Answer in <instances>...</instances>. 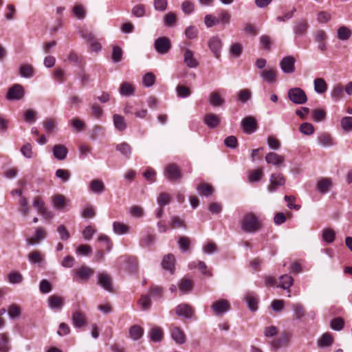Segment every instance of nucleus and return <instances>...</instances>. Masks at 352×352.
<instances>
[{
    "label": "nucleus",
    "mask_w": 352,
    "mask_h": 352,
    "mask_svg": "<svg viewBox=\"0 0 352 352\" xmlns=\"http://www.w3.org/2000/svg\"><path fill=\"white\" fill-rule=\"evenodd\" d=\"M241 227L245 232L254 233L261 230V224L254 214L248 213L241 220Z\"/></svg>",
    "instance_id": "1"
},
{
    "label": "nucleus",
    "mask_w": 352,
    "mask_h": 352,
    "mask_svg": "<svg viewBox=\"0 0 352 352\" xmlns=\"http://www.w3.org/2000/svg\"><path fill=\"white\" fill-rule=\"evenodd\" d=\"M164 175L172 183H179L183 177L180 167L175 163L168 164L164 167Z\"/></svg>",
    "instance_id": "2"
},
{
    "label": "nucleus",
    "mask_w": 352,
    "mask_h": 352,
    "mask_svg": "<svg viewBox=\"0 0 352 352\" xmlns=\"http://www.w3.org/2000/svg\"><path fill=\"white\" fill-rule=\"evenodd\" d=\"M25 94V89L21 85L14 84L8 89L6 98L9 101L21 100L24 98Z\"/></svg>",
    "instance_id": "3"
},
{
    "label": "nucleus",
    "mask_w": 352,
    "mask_h": 352,
    "mask_svg": "<svg viewBox=\"0 0 352 352\" xmlns=\"http://www.w3.org/2000/svg\"><path fill=\"white\" fill-rule=\"evenodd\" d=\"M288 98L292 102L298 104H305L307 101L306 93L299 87L289 89L288 91Z\"/></svg>",
    "instance_id": "4"
},
{
    "label": "nucleus",
    "mask_w": 352,
    "mask_h": 352,
    "mask_svg": "<svg viewBox=\"0 0 352 352\" xmlns=\"http://www.w3.org/2000/svg\"><path fill=\"white\" fill-rule=\"evenodd\" d=\"M155 51L160 54H166L171 49V42L166 36L159 37L154 42Z\"/></svg>",
    "instance_id": "5"
},
{
    "label": "nucleus",
    "mask_w": 352,
    "mask_h": 352,
    "mask_svg": "<svg viewBox=\"0 0 352 352\" xmlns=\"http://www.w3.org/2000/svg\"><path fill=\"white\" fill-rule=\"evenodd\" d=\"M314 41L318 43V49L324 53L327 50L328 35L323 30H317L314 33Z\"/></svg>",
    "instance_id": "6"
},
{
    "label": "nucleus",
    "mask_w": 352,
    "mask_h": 352,
    "mask_svg": "<svg viewBox=\"0 0 352 352\" xmlns=\"http://www.w3.org/2000/svg\"><path fill=\"white\" fill-rule=\"evenodd\" d=\"M208 46L217 59L221 58V50L223 47L221 39L217 36H213L208 41Z\"/></svg>",
    "instance_id": "7"
},
{
    "label": "nucleus",
    "mask_w": 352,
    "mask_h": 352,
    "mask_svg": "<svg viewBox=\"0 0 352 352\" xmlns=\"http://www.w3.org/2000/svg\"><path fill=\"white\" fill-rule=\"evenodd\" d=\"M51 199L53 208L57 210H65L66 207L70 203V201L61 194L53 195Z\"/></svg>",
    "instance_id": "8"
},
{
    "label": "nucleus",
    "mask_w": 352,
    "mask_h": 352,
    "mask_svg": "<svg viewBox=\"0 0 352 352\" xmlns=\"http://www.w3.org/2000/svg\"><path fill=\"white\" fill-rule=\"evenodd\" d=\"M296 60L292 56H286L280 61L279 65L285 74H292L295 72Z\"/></svg>",
    "instance_id": "9"
},
{
    "label": "nucleus",
    "mask_w": 352,
    "mask_h": 352,
    "mask_svg": "<svg viewBox=\"0 0 352 352\" xmlns=\"http://www.w3.org/2000/svg\"><path fill=\"white\" fill-rule=\"evenodd\" d=\"M214 314L217 316H221L227 312L230 309V303L225 299H220L215 301L211 306Z\"/></svg>",
    "instance_id": "10"
},
{
    "label": "nucleus",
    "mask_w": 352,
    "mask_h": 352,
    "mask_svg": "<svg viewBox=\"0 0 352 352\" xmlns=\"http://www.w3.org/2000/svg\"><path fill=\"white\" fill-rule=\"evenodd\" d=\"M175 313L178 316L189 319L195 316V309L190 305L182 303L176 307Z\"/></svg>",
    "instance_id": "11"
},
{
    "label": "nucleus",
    "mask_w": 352,
    "mask_h": 352,
    "mask_svg": "<svg viewBox=\"0 0 352 352\" xmlns=\"http://www.w3.org/2000/svg\"><path fill=\"white\" fill-rule=\"evenodd\" d=\"M170 333L172 339L178 344H182L186 342V337L184 331L179 327L171 325L170 327Z\"/></svg>",
    "instance_id": "12"
},
{
    "label": "nucleus",
    "mask_w": 352,
    "mask_h": 352,
    "mask_svg": "<svg viewBox=\"0 0 352 352\" xmlns=\"http://www.w3.org/2000/svg\"><path fill=\"white\" fill-rule=\"evenodd\" d=\"M98 284L109 292H113L111 277L107 273L103 272L98 276Z\"/></svg>",
    "instance_id": "13"
},
{
    "label": "nucleus",
    "mask_w": 352,
    "mask_h": 352,
    "mask_svg": "<svg viewBox=\"0 0 352 352\" xmlns=\"http://www.w3.org/2000/svg\"><path fill=\"white\" fill-rule=\"evenodd\" d=\"M241 127L247 134H251L257 129L256 121L254 117L248 116L241 121Z\"/></svg>",
    "instance_id": "14"
},
{
    "label": "nucleus",
    "mask_w": 352,
    "mask_h": 352,
    "mask_svg": "<svg viewBox=\"0 0 352 352\" xmlns=\"http://www.w3.org/2000/svg\"><path fill=\"white\" fill-rule=\"evenodd\" d=\"M270 180V184L268 186V190L270 192L275 191L278 186H282L285 183V179L280 173L272 174Z\"/></svg>",
    "instance_id": "15"
},
{
    "label": "nucleus",
    "mask_w": 352,
    "mask_h": 352,
    "mask_svg": "<svg viewBox=\"0 0 352 352\" xmlns=\"http://www.w3.org/2000/svg\"><path fill=\"white\" fill-rule=\"evenodd\" d=\"M72 321L73 325L78 329L82 328L87 323L85 314L81 310H78L72 314Z\"/></svg>",
    "instance_id": "16"
},
{
    "label": "nucleus",
    "mask_w": 352,
    "mask_h": 352,
    "mask_svg": "<svg viewBox=\"0 0 352 352\" xmlns=\"http://www.w3.org/2000/svg\"><path fill=\"white\" fill-rule=\"evenodd\" d=\"M265 161L267 164L278 167L283 165L285 157L274 152H270L265 155Z\"/></svg>",
    "instance_id": "17"
},
{
    "label": "nucleus",
    "mask_w": 352,
    "mask_h": 352,
    "mask_svg": "<svg viewBox=\"0 0 352 352\" xmlns=\"http://www.w3.org/2000/svg\"><path fill=\"white\" fill-rule=\"evenodd\" d=\"M309 28L308 22L306 19H300L295 22L294 25V32L296 36H303L306 35Z\"/></svg>",
    "instance_id": "18"
},
{
    "label": "nucleus",
    "mask_w": 352,
    "mask_h": 352,
    "mask_svg": "<svg viewBox=\"0 0 352 352\" xmlns=\"http://www.w3.org/2000/svg\"><path fill=\"white\" fill-rule=\"evenodd\" d=\"M94 274V270L87 266H82L74 272V278H78L81 280H86Z\"/></svg>",
    "instance_id": "19"
},
{
    "label": "nucleus",
    "mask_w": 352,
    "mask_h": 352,
    "mask_svg": "<svg viewBox=\"0 0 352 352\" xmlns=\"http://www.w3.org/2000/svg\"><path fill=\"white\" fill-rule=\"evenodd\" d=\"M52 153L56 160L62 161L67 157L68 149L63 144H56L53 146Z\"/></svg>",
    "instance_id": "20"
},
{
    "label": "nucleus",
    "mask_w": 352,
    "mask_h": 352,
    "mask_svg": "<svg viewBox=\"0 0 352 352\" xmlns=\"http://www.w3.org/2000/svg\"><path fill=\"white\" fill-rule=\"evenodd\" d=\"M47 304L50 309L60 310L64 305V298L54 294L48 298Z\"/></svg>",
    "instance_id": "21"
},
{
    "label": "nucleus",
    "mask_w": 352,
    "mask_h": 352,
    "mask_svg": "<svg viewBox=\"0 0 352 352\" xmlns=\"http://www.w3.org/2000/svg\"><path fill=\"white\" fill-rule=\"evenodd\" d=\"M175 259L173 254H168L164 256L162 267L163 269L169 271L171 274L175 272Z\"/></svg>",
    "instance_id": "22"
},
{
    "label": "nucleus",
    "mask_w": 352,
    "mask_h": 352,
    "mask_svg": "<svg viewBox=\"0 0 352 352\" xmlns=\"http://www.w3.org/2000/svg\"><path fill=\"white\" fill-rule=\"evenodd\" d=\"M290 335L287 332H283L280 337L271 342V346L274 350L286 345L289 340Z\"/></svg>",
    "instance_id": "23"
},
{
    "label": "nucleus",
    "mask_w": 352,
    "mask_h": 352,
    "mask_svg": "<svg viewBox=\"0 0 352 352\" xmlns=\"http://www.w3.org/2000/svg\"><path fill=\"white\" fill-rule=\"evenodd\" d=\"M184 62L189 68H195L199 65V62L194 58L192 51L189 49L184 51Z\"/></svg>",
    "instance_id": "24"
},
{
    "label": "nucleus",
    "mask_w": 352,
    "mask_h": 352,
    "mask_svg": "<svg viewBox=\"0 0 352 352\" xmlns=\"http://www.w3.org/2000/svg\"><path fill=\"white\" fill-rule=\"evenodd\" d=\"M203 121L204 124H206L207 126L209 127L210 129L217 127L220 122V120L218 116L214 113L206 114Z\"/></svg>",
    "instance_id": "25"
},
{
    "label": "nucleus",
    "mask_w": 352,
    "mask_h": 352,
    "mask_svg": "<svg viewBox=\"0 0 352 352\" xmlns=\"http://www.w3.org/2000/svg\"><path fill=\"white\" fill-rule=\"evenodd\" d=\"M46 236V232L43 228H38L36 230V232L33 236L27 240V243L30 245H34L39 242V241L43 240Z\"/></svg>",
    "instance_id": "26"
},
{
    "label": "nucleus",
    "mask_w": 352,
    "mask_h": 352,
    "mask_svg": "<svg viewBox=\"0 0 352 352\" xmlns=\"http://www.w3.org/2000/svg\"><path fill=\"white\" fill-rule=\"evenodd\" d=\"M248 307L252 311H255L258 308V298L256 294L253 293H248L244 298Z\"/></svg>",
    "instance_id": "27"
},
{
    "label": "nucleus",
    "mask_w": 352,
    "mask_h": 352,
    "mask_svg": "<svg viewBox=\"0 0 352 352\" xmlns=\"http://www.w3.org/2000/svg\"><path fill=\"white\" fill-rule=\"evenodd\" d=\"M148 337L151 341L154 342H159L163 339V331L161 327H155L148 332Z\"/></svg>",
    "instance_id": "28"
},
{
    "label": "nucleus",
    "mask_w": 352,
    "mask_h": 352,
    "mask_svg": "<svg viewBox=\"0 0 352 352\" xmlns=\"http://www.w3.org/2000/svg\"><path fill=\"white\" fill-rule=\"evenodd\" d=\"M261 77L264 81L268 83H273L276 81V69H268L261 73Z\"/></svg>",
    "instance_id": "29"
},
{
    "label": "nucleus",
    "mask_w": 352,
    "mask_h": 352,
    "mask_svg": "<svg viewBox=\"0 0 352 352\" xmlns=\"http://www.w3.org/2000/svg\"><path fill=\"white\" fill-rule=\"evenodd\" d=\"M209 103L214 107H221L224 104L225 100L217 91H212L209 96Z\"/></svg>",
    "instance_id": "30"
},
{
    "label": "nucleus",
    "mask_w": 352,
    "mask_h": 352,
    "mask_svg": "<svg viewBox=\"0 0 352 352\" xmlns=\"http://www.w3.org/2000/svg\"><path fill=\"white\" fill-rule=\"evenodd\" d=\"M193 282L190 279L182 278L178 283L179 289L182 293H188L193 289Z\"/></svg>",
    "instance_id": "31"
},
{
    "label": "nucleus",
    "mask_w": 352,
    "mask_h": 352,
    "mask_svg": "<svg viewBox=\"0 0 352 352\" xmlns=\"http://www.w3.org/2000/svg\"><path fill=\"white\" fill-rule=\"evenodd\" d=\"M351 35V30L346 26H340L337 30V36L340 41H347L350 38Z\"/></svg>",
    "instance_id": "32"
},
{
    "label": "nucleus",
    "mask_w": 352,
    "mask_h": 352,
    "mask_svg": "<svg viewBox=\"0 0 352 352\" xmlns=\"http://www.w3.org/2000/svg\"><path fill=\"white\" fill-rule=\"evenodd\" d=\"M314 90L318 94H324L327 90V84L322 78H317L314 81Z\"/></svg>",
    "instance_id": "33"
},
{
    "label": "nucleus",
    "mask_w": 352,
    "mask_h": 352,
    "mask_svg": "<svg viewBox=\"0 0 352 352\" xmlns=\"http://www.w3.org/2000/svg\"><path fill=\"white\" fill-rule=\"evenodd\" d=\"M113 121L115 128L119 131H124L126 129V123L123 116L114 114Z\"/></svg>",
    "instance_id": "34"
},
{
    "label": "nucleus",
    "mask_w": 352,
    "mask_h": 352,
    "mask_svg": "<svg viewBox=\"0 0 352 352\" xmlns=\"http://www.w3.org/2000/svg\"><path fill=\"white\" fill-rule=\"evenodd\" d=\"M280 283L277 287H281L283 289H289L293 285L294 278L289 274H284L279 277Z\"/></svg>",
    "instance_id": "35"
},
{
    "label": "nucleus",
    "mask_w": 352,
    "mask_h": 352,
    "mask_svg": "<svg viewBox=\"0 0 352 352\" xmlns=\"http://www.w3.org/2000/svg\"><path fill=\"white\" fill-rule=\"evenodd\" d=\"M19 74L23 78H31L34 74V69L30 64H24L19 67Z\"/></svg>",
    "instance_id": "36"
},
{
    "label": "nucleus",
    "mask_w": 352,
    "mask_h": 352,
    "mask_svg": "<svg viewBox=\"0 0 352 352\" xmlns=\"http://www.w3.org/2000/svg\"><path fill=\"white\" fill-rule=\"evenodd\" d=\"M10 349L8 335L7 333H0V352H9Z\"/></svg>",
    "instance_id": "37"
},
{
    "label": "nucleus",
    "mask_w": 352,
    "mask_h": 352,
    "mask_svg": "<svg viewBox=\"0 0 352 352\" xmlns=\"http://www.w3.org/2000/svg\"><path fill=\"white\" fill-rule=\"evenodd\" d=\"M333 342V338L331 333H324L318 340V345L320 347H329Z\"/></svg>",
    "instance_id": "38"
},
{
    "label": "nucleus",
    "mask_w": 352,
    "mask_h": 352,
    "mask_svg": "<svg viewBox=\"0 0 352 352\" xmlns=\"http://www.w3.org/2000/svg\"><path fill=\"white\" fill-rule=\"evenodd\" d=\"M335 237L336 233L334 230L331 228H324L322 231V241L327 243H333L335 240Z\"/></svg>",
    "instance_id": "39"
},
{
    "label": "nucleus",
    "mask_w": 352,
    "mask_h": 352,
    "mask_svg": "<svg viewBox=\"0 0 352 352\" xmlns=\"http://www.w3.org/2000/svg\"><path fill=\"white\" fill-rule=\"evenodd\" d=\"M331 98L336 101H338L340 99H341L344 96L343 86L340 83L334 85L331 91Z\"/></svg>",
    "instance_id": "40"
},
{
    "label": "nucleus",
    "mask_w": 352,
    "mask_h": 352,
    "mask_svg": "<svg viewBox=\"0 0 352 352\" xmlns=\"http://www.w3.org/2000/svg\"><path fill=\"white\" fill-rule=\"evenodd\" d=\"M104 189V185L100 180L94 179L90 183V190L94 193L100 194Z\"/></svg>",
    "instance_id": "41"
},
{
    "label": "nucleus",
    "mask_w": 352,
    "mask_h": 352,
    "mask_svg": "<svg viewBox=\"0 0 352 352\" xmlns=\"http://www.w3.org/2000/svg\"><path fill=\"white\" fill-rule=\"evenodd\" d=\"M116 149L126 158H129L131 154V147L126 142H122L121 144H117Z\"/></svg>",
    "instance_id": "42"
},
{
    "label": "nucleus",
    "mask_w": 352,
    "mask_h": 352,
    "mask_svg": "<svg viewBox=\"0 0 352 352\" xmlns=\"http://www.w3.org/2000/svg\"><path fill=\"white\" fill-rule=\"evenodd\" d=\"M292 308L294 311V316L296 320H300L305 316V310L301 304H293Z\"/></svg>",
    "instance_id": "43"
},
{
    "label": "nucleus",
    "mask_w": 352,
    "mask_h": 352,
    "mask_svg": "<svg viewBox=\"0 0 352 352\" xmlns=\"http://www.w3.org/2000/svg\"><path fill=\"white\" fill-rule=\"evenodd\" d=\"M326 111L323 109H314L311 111V119L314 122H320L325 120Z\"/></svg>",
    "instance_id": "44"
},
{
    "label": "nucleus",
    "mask_w": 352,
    "mask_h": 352,
    "mask_svg": "<svg viewBox=\"0 0 352 352\" xmlns=\"http://www.w3.org/2000/svg\"><path fill=\"white\" fill-rule=\"evenodd\" d=\"M120 94L122 96H129L134 94V88L128 82H122L119 88Z\"/></svg>",
    "instance_id": "45"
},
{
    "label": "nucleus",
    "mask_w": 352,
    "mask_h": 352,
    "mask_svg": "<svg viewBox=\"0 0 352 352\" xmlns=\"http://www.w3.org/2000/svg\"><path fill=\"white\" fill-rule=\"evenodd\" d=\"M131 13L135 17H143L146 15V6L142 3L136 4L133 7Z\"/></svg>",
    "instance_id": "46"
},
{
    "label": "nucleus",
    "mask_w": 352,
    "mask_h": 352,
    "mask_svg": "<svg viewBox=\"0 0 352 352\" xmlns=\"http://www.w3.org/2000/svg\"><path fill=\"white\" fill-rule=\"evenodd\" d=\"M123 51L119 46L114 45L112 49L111 60L113 63H117L122 60Z\"/></svg>",
    "instance_id": "47"
},
{
    "label": "nucleus",
    "mask_w": 352,
    "mask_h": 352,
    "mask_svg": "<svg viewBox=\"0 0 352 352\" xmlns=\"http://www.w3.org/2000/svg\"><path fill=\"white\" fill-rule=\"evenodd\" d=\"M331 186V181L328 178H324L319 181L317 184L316 188L320 193H326L329 190Z\"/></svg>",
    "instance_id": "48"
},
{
    "label": "nucleus",
    "mask_w": 352,
    "mask_h": 352,
    "mask_svg": "<svg viewBox=\"0 0 352 352\" xmlns=\"http://www.w3.org/2000/svg\"><path fill=\"white\" fill-rule=\"evenodd\" d=\"M243 52V46L239 43H232L229 49V52L232 57L238 58L239 57Z\"/></svg>",
    "instance_id": "49"
},
{
    "label": "nucleus",
    "mask_w": 352,
    "mask_h": 352,
    "mask_svg": "<svg viewBox=\"0 0 352 352\" xmlns=\"http://www.w3.org/2000/svg\"><path fill=\"white\" fill-rule=\"evenodd\" d=\"M129 335L133 340H139L143 335V329L140 326L133 325L129 329Z\"/></svg>",
    "instance_id": "50"
},
{
    "label": "nucleus",
    "mask_w": 352,
    "mask_h": 352,
    "mask_svg": "<svg viewBox=\"0 0 352 352\" xmlns=\"http://www.w3.org/2000/svg\"><path fill=\"white\" fill-rule=\"evenodd\" d=\"M318 143L322 146H330L333 145V139L328 133H322L318 137Z\"/></svg>",
    "instance_id": "51"
},
{
    "label": "nucleus",
    "mask_w": 352,
    "mask_h": 352,
    "mask_svg": "<svg viewBox=\"0 0 352 352\" xmlns=\"http://www.w3.org/2000/svg\"><path fill=\"white\" fill-rule=\"evenodd\" d=\"M189 267L191 269L198 268L203 274L208 276H211V273L207 271V266L203 261H198L197 263L195 262H192L189 264Z\"/></svg>",
    "instance_id": "52"
},
{
    "label": "nucleus",
    "mask_w": 352,
    "mask_h": 352,
    "mask_svg": "<svg viewBox=\"0 0 352 352\" xmlns=\"http://www.w3.org/2000/svg\"><path fill=\"white\" fill-rule=\"evenodd\" d=\"M299 131L304 135H311L314 133V126L309 122H303L300 125Z\"/></svg>",
    "instance_id": "53"
},
{
    "label": "nucleus",
    "mask_w": 352,
    "mask_h": 352,
    "mask_svg": "<svg viewBox=\"0 0 352 352\" xmlns=\"http://www.w3.org/2000/svg\"><path fill=\"white\" fill-rule=\"evenodd\" d=\"M113 231L118 234H124L129 232V227L118 221L113 222Z\"/></svg>",
    "instance_id": "54"
},
{
    "label": "nucleus",
    "mask_w": 352,
    "mask_h": 352,
    "mask_svg": "<svg viewBox=\"0 0 352 352\" xmlns=\"http://www.w3.org/2000/svg\"><path fill=\"white\" fill-rule=\"evenodd\" d=\"M68 60L78 66H83L85 64L82 56H78L76 53L71 52L68 55Z\"/></svg>",
    "instance_id": "55"
},
{
    "label": "nucleus",
    "mask_w": 352,
    "mask_h": 352,
    "mask_svg": "<svg viewBox=\"0 0 352 352\" xmlns=\"http://www.w3.org/2000/svg\"><path fill=\"white\" fill-rule=\"evenodd\" d=\"M344 322L342 318H335L330 322V327L333 330L340 331L344 328Z\"/></svg>",
    "instance_id": "56"
},
{
    "label": "nucleus",
    "mask_w": 352,
    "mask_h": 352,
    "mask_svg": "<svg viewBox=\"0 0 352 352\" xmlns=\"http://www.w3.org/2000/svg\"><path fill=\"white\" fill-rule=\"evenodd\" d=\"M155 82V76L151 72L146 73L142 78V83L146 87H152Z\"/></svg>",
    "instance_id": "57"
},
{
    "label": "nucleus",
    "mask_w": 352,
    "mask_h": 352,
    "mask_svg": "<svg viewBox=\"0 0 352 352\" xmlns=\"http://www.w3.org/2000/svg\"><path fill=\"white\" fill-rule=\"evenodd\" d=\"M20 208L19 211L23 216H27L30 212V208L28 206V200L26 197H22L19 201Z\"/></svg>",
    "instance_id": "58"
},
{
    "label": "nucleus",
    "mask_w": 352,
    "mask_h": 352,
    "mask_svg": "<svg viewBox=\"0 0 352 352\" xmlns=\"http://www.w3.org/2000/svg\"><path fill=\"white\" fill-rule=\"evenodd\" d=\"M341 127L345 132L352 131V117L346 116L342 118Z\"/></svg>",
    "instance_id": "59"
},
{
    "label": "nucleus",
    "mask_w": 352,
    "mask_h": 352,
    "mask_svg": "<svg viewBox=\"0 0 352 352\" xmlns=\"http://www.w3.org/2000/svg\"><path fill=\"white\" fill-rule=\"evenodd\" d=\"M149 293L153 298L160 299L163 296L164 289L160 286L153 285L149 289Z\"/></svg>",
    "instance_id": "60"
},
{
    "label": "nucleus",
    "mask_w": 352,
    "mask_h": 352,
    "mask_svg": "<svg viewBox=\"0 0 352 352\" xmlns=\"http://www.w3.org/2000/svg\"><path fill=\"white\" fill-rule=\"evenodd\" d=\"M169 224H170V226L171 227V228H173V229L177 228H186V223H185L184 221L182 220V219H180L177 216H173L170 218Z\"/></svg>",
    "instance_id": "61"
},
{
    "label": "nucleus",
    "mask_w": 352,
    "mask_h": 352,
    "mask_svg": "<svg viewBox=\"0 0 352 352\" xmlns=\"http://www.w3.org/2000/svg\"><path fill=\"white\" fill-rule=\"evenodd\" d=\"M197 190L204 196L208 197L212 193V187L207 184H201L197 186Z\"/></svg>",
    "instance_id": "62"
},
{
    "label": "nucleus",
    "mask_w": 352,
    "mask_h": 352,
    "mask_svg": "<svg viewBox=\"0 0 352 352\" xmlns=\"http://www.w3.org/2000/svg\"><path fill=\"white\" fill-rule=\"evenodd\" d=\"M177 21L176 15L173 12H168L164 16V25L167 27H173Z\"/></svg>",
    "instance_id": "63"
},
{
    "label": "nucleus",
    "mask_w": 352,
    "mask_h": 352,
    "mask_svg": "<svg viewBox=\"0 0 352 352\" xmlns=\"http://www.w3.org/2000/svg\"><path fill=\"white\" fill-rule=\"evenodd\" d=\"M263 176V170L261 168L253 170L250 172L248 179L250 182H258Z\"/></svg>",
    "instance_id": "64"
}]
</instances>
